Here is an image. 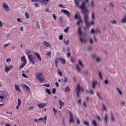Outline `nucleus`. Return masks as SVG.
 Instances as JSON below:
<instances>
[{
  "mask_svg": "<svg viewBox=\"0 0 126 126\" xmlns=\"http://www.w3.org/2000/svg\"><path fill=\"white\" fill-rule=\"evenodd\" d=\"M88 0H85V1H83L82 3V4L80 6V9L84 12V19L85 20V24L86 27H84V29L85 30H86L87 29H89V28H90V26H91V25H94V21H91V24L89 23V21H88V9H87V7H86V4L88 3Z\"/></svg>",
  "mask_w": 126,
  "mask_h": 126,
  "instance_id": "obj_1",
  "label": "nucleus"
},
{
  "mask_svg": "<svg viewBox=\"0 0 126 126\" xmlns=\"http://www.w3.org/2000/svg\"><path fill=\"white\" fill-rule=\"evenodd\" d=\"M36 79L40 81V82H43L44 81V76L43 73L40 72H37L35 74Z\"/></svg>",
  "mask_w": 126,
  "mask_h": 126,
  "instance_id": "obj_2",
  "label": "nucleus"
},
{
  "mask_svg": "<svg viewBox=\"0 0 126 126\" xmlns=\"http://www.w3.org/2000/svg\"><path fill=\"white\" fill-rule=\"evenodd\" d=\"M21 62H23V63L22 64L20 67V69H22L23 68L24 66H25L26 63H27V62L26 61V59L25 58V56L21 57Z\"/></svg>",
  "mask_w": 126,
  "mask_h": 126,
  "instance_id": "obj_3",
  "label": "nucleus"
},
{
  "mask_svg": "<svg viewBox=\"0 0 126 126\" xmlns=\"http://www.w3.org/2000/svg\"><path fill=\"white\" fill-rule=\"evenodd\" d=\"M29 59V60L30 61V63H32V64H35L36 61L34 60L35 58L33 57V56L31 55L29 56V57H28Z\"/></svg>",
  "mask_w": 126,
  "mask_h": 126,
  "instance_id": "obj_4",
  "label": "nucleus"
},
{
  "mask_svg": "<svg viewBox=\"0 0 126 126\" xmlns=\"http://www.w3.org/2000/svg\"><path fill=\"white\" fill-rule=\"evenodd\" d=\"M86 33H83L82 35V37H80V40L83 43H86Z\"/></svg>",
  "mask_w": 126,
  "mask_h": 126,
  "instance_id": "obj_5",
  "label": "nucleus"
},
{
  "mask_svg": "<svg viewBox=\"0 0 126 126\" xmlns=\"http://www.w3.org/2000/svg\"><path fill=\"white\" fill-rule=\"evenodd\" d=\"M61 12H63V13H64V14L67 15V17H70V12H69V11H68L67 10H62Z\"/></svg>",
  "mask_w": 126,
  "mask_h": 126,
  "instance_id": "obj_6",
  "label": "nucleus"
},
{
  "mask_svg": "<svg viewBox=\"0 0 126 126\" xmlns=\"http://www.w3.org/2000/svg\"><path fill=\"white\" fill-rule=\"evenodd\" d=\"M13 68V65H9V66H6L5 67V71L7 73L9 70H11V69H12Z\"/></svg>",
  "mask_w": 126,
  "mask_h": 126,
  "instance_id": "obj_7",
  "label": "nucleus"
},
{
  "mask_svg": "<svg viewBox=\"0 0 126 126\" xmlns=\"http://www.w3.org/2000/svg\"><path fill=\"white\" fill-rule=\"evenodd\" d=\"M70 115L69 123L71 124H73L74 123V120H73V115L71 113V112L69 111Z\"/></svg>",
  "mask_w": 126,
  "mask_h": 126,
  "instance_id": "obj_8",
  "label": "nucleus"
},
{
  "mask_svg": "<svg viewBox=\"0 0 126 126\" xmlns=\"http://www.w3.org/2000/svg\"><path fill=\"white\" fill-rule=\"evenodd\" d=\"M21 86H22V87L24 88L25 89H26V90L27 91V92H30V88H29V87L26 84H22V85H21Z\"/></svg>",
  "mask_w": 126,
  "mask_h": 126,
  "instance_id": "obj_9",
  "label": "nucleus"
},
{
  "mask_svg": "<svg viewBox=\"0 0 126 126\" xmlns=\"http://www.w3.org/2000/svg\"><path fill=\"white\" fill-rule=\"evenodd\" d=\"M47 104L48 103H39L37 106L39 107L40 109H43V108L46 107Z\"/></svg>",
  "mask_w": 126,
  "mask_h": 126,
  "instance_id": "obj_10",
  "label": "nucleus"
},
{
  "mask_svg": "<svg viewBox=\"0 0 126 126\" xmlns=\"http://www.w3.org/2000/svg\"><path fill=\"white\" fill-rule=\"evenodd\" d=\"M3 7L6 11H9V7H8V5L5 2L3 3Z\"/></svg>",
  "mask_w": 126,
  "mask_h": 126,
  "instance_id": "obj_11",
  "label": "nucleus"
},
{
  "mask_svg": "<svg viewBox=\"0 0 126 126\" xmlns=\"http://www.w3.org/2000/svg\"><path fill=\"white\" fill-rule=\"evenodd\" d=\"M39 121H43V123H45V125L47 124V116H45L44 118H40L38 119Z\"/></svg>",
  "mask_w": 126,
  "mask_h": 126,
  "instance_id": "obj_12",
  "label": "nucleus"
},
{
  "mask_svg": "<svg viewBox=\"0 0 126 126\" xmlns=\"http://www.w3.org/2000/svg\"><path fill=\"white\" fill-rule=\"evenodd\" d=\"M91 32H92V33H99L100 34V31L99 30H98V29H96L95 30H94V29H92V30H91Z\"/></svg>",
  "mask_w": 126,
  "mask_h": 126,
  "instance_id": "obj_13",
  "label": "nucleus"
},
{
  "mask_svg": "<svg viewBox=\"0 0 126 126\" xmlns=\"http://www.w3.org/2000/svg\"><path fill=\"white\" fill-rule=\"evenodd\" d=\"M75 91L77 93V96L79 97V84H77V87L76 88Z\"/></svg>",
  "mask_w": 126,
  "mask_h": 126,
  "instance_id": "obj_14",
  "label": "nucleus"
},
{
  "mask_svg": "<svg viewBox=\"0 0 126 126\" xmlns=\"http://www.w3.org/2000/svg\"><path fill=\"white\" fill-rule=\"evenodd\" d=\"M35 54L36 57L37 58V59L39 62H42V58H41V56H40V54L37 52H35Z\"/></svg>",
  "mask_w": 126,
  "mask_h": 126,
  "instance_id": "obj_15",
  "label": "nucleus"
},
{
  "mask_svg": "<svg viewBox=\"0 0 126 126\" xmlns=\"http://www.w3.org/2000/svg\"><path fill=\"white\" fill-rule=\"evenodd\" d=\"M15 89L16 90H17V91H19L20 92H22L21 89H20V87H19V85L15 84Z\"/></svg>",
  "mask_w": 126,
  "mask_h": 126,
  "instance_id": "obj_16",
  "label": "nucleus"
},
{
  "mask_svg": "<svg viewBox=\"0 0 126 126\" xmlns=\"http://www.w3.org/2000/svg\"><path fill=\"white\" fill-rule=\"evenodd\" d=\"M50 0H40V2L43 4H47Z\"/></svg>",
  "mask_w": 126,
  "mask_h": 126,
  "instance_id": "obj_17",
  "label": "nucleus"
},
{
  "mask_svg": "<svg viewBox=\"0 0 126 126\" xmlns=\"http://www.w3.org/2000/svg\"><path fill=\"white\" fill-rule=\"evenodd\" d=\"M43 44L44 46H45V47H51V44L46 42V41H44L43 42Z\"/></svg>",
  "mask_w": 126,
  "mask_h": 126,
  "instance_id": "obj_18",
  "label": "nucleus"
},
{
  "mask_svg": "<svg viewBox=\"0 0 126 126\" xmlns=\"http://www.w3.org/2000/svg\"><path fill=\"white\" fill-rule=\"evenodd\" d=\"M65 92H69L70 91V88L68 86H66L64 89Z\"/></svg>",
  "mask_w": 126,
  "mask_h": 126,
  "instance_id": "obj_19",
  "label": "nucleus"
},
{
  "mask_svg": "<svg viewBox=\"0 0 126 126\" xmlns=\"http://www.w3.org/2000/svg\"><path fill=\"white\" fill-rule=\"evenodd\" d=\"M97 81H94L93 82V84H92V86H93V88L94 89H95V88H96V85L97 84Z\"/></svg>",
  "mask_w": 126,
  "mask_h": 126,
  "instance_id": "obj_20",
  "label": "nucleus"
},
{
  "mask_svg": "<svg viewBox=\"0 0 126 126\" xmlns=\"http://www.w3.org/2000/svg\"><path fill=\"white\" fill-rule=\"evenodd\" d=\"M59 104L61 106V108H62L63 106H64V102L62 101V99L59 100Z\"/></svg>",
  "mask_w": 126,
  "mask_h": 126,
  "instance_id": "obj_21",
  "label": "nucleus"
},
{
  "mask_svg": "<svg viewBox=\"0 0 126 126\" xmlns=\"http://www.w3.org/2000/svg\"><path fill=\"white\" fill-rule=\"evenodd\" d=\"M92 124L94 125V126H98L96 120H93Z\"/></svg>",
  "mask_w": 126,
  "mask_h": 126,
  "instance_id": "obj_22",
  "label": "nucleus"
},
{
  "mask_svg": "<svg viewBox=\"0 0 126 126\" xmlns=\"http://www.w3.org/2000/svg\"><path fill=\"white\" fill-rule=\"evenodd\" d=\"M59 60L63 64L65 63V59L60 58Z\"/></svg>",
  "mask_w": 126,
  "mask_h": 126,
  "instance_id": "obj_23",
  "label": "nucleus"
},
{
  "mask_svg": "<svg viewBox=\"0 0 126 126\" xmlns=\"http://www.w3.org/2000/svg\"><path fill=\"white\" fill-rule=\"evenodd\" d=\"M108 118V116L106 114L105 115V116L103 117L104 121L106 123H107Z\"/></svg>",
  "mask_w": 126,
  "mask_h": 126,
  "instance_id": "obj_24",
  "label": "nucleus"
},
{
  "mask_svg": "<svg viewBox=\"0 0 126 126\" xmlns=\"http://www.w3.org/2000/svg\"><path fill=\"white\" fill-rule=\"evenodd\" d=\"M69 40L68 39H67L66 40V41H65V39H63V43H64V44H65V45H69Z\"/></svg>",
  "mask_w": 126,
  "mask_h": 126,
  "instance_id": "obj_25",
  "label": "nucleus"
},
{
  "mask_svg": "<svg viewBox=\"0 0 126 126\" xmlns=\"http://www.w3.org/2000/svg\"><path fill=\"white\" fill-rule=\"evenodd\" d=\"M25 16L26 19H29L30 15H29V13H28V12L25 13Z\"/></svg>",
  "mask_w": 126,
  "mask_h": 126,
  "instance_id": "obj_26",
  "label": "nucleus"
},
{
  "mask_svg": "<svg viewBox=\"0 0 126 126\" xmlns=\"http://www.w3.org/2000/svg\"><path fill=\"white\" fill-rule=\"evenodd\" d=\"M75 3L78 7H79V0H74Z\"/></svg>",
  "mask_w": 126,
  "mask_h": 126,
  "instance_id": "obj_27",
  "label": "nucleus"
},
{
  "mask_svg": "<svg viewBox=\"0 0 126 126\" xmlns=\"http://www.w3.org/2000/svg\"><path fill=\"white\" fill-rule=\"evenodd\" d=\"M111 116L112 121L114 122L115 121V117L114 116V115L112 113H111Z\"/></svg>",
  "mask_w": 126,
  "mask_h": 126,
  "instance_id": "obj_28",
  "label": "nucleus"
},
{
  "mask_svg": "<svg viewBox=\"0 0 126 126\" xmlns=\"http://www.w3.org/2000/svg\"><path fill=\"white\" fill-rule=\"evenodd\" d=\"M83 124L86 126H90L89 123L88 121H83Z\"/></svg>",
  "mask_w": 126,
  "mask_h": 126,
  "instance_id": "obj_29",
  "label": "nucleus"
},
{
  "mask_svg": "<svg viewBox=\"0 0 126 126\" xmlns=\"http://www.w3.org/2000/svg\"><path fill=\"white\" fill-rule=\"evenodd\" d=\"M45 91L49 95H51V90H50V89H46Z\"/></svg>",
  "mask_w": 126,
  "mask_h": 126,
  "instance_id": "obj_30",
  "label": "nucleus"
},
{
  "mask_svg": "<svg viewBox=\"0 0 126 126\" xmlns=\"http://www.w3.org/2000/svg\"><path fill=\"white\" fill-rule=\"evenodd\" d=\"M121 22L122 23H126V15L125 17H124V18H123L122 19Z\"/></svg>",
  "mask_w": 126,
  "mask_h": 126,
  "instance_id": "obj_31",
  "label": "nucleus"
},
{
  "mask_svg": "<svg viewBox=\"0 0 126 126\" xmlns=\"http://www.w3.org/2000/svg\"><path fill=\"white\" fill-rule=\"evenodd\" d=\"M30 51H27L26 53L27 56H28V58L29 57V56H32V55H30Z\"/></svg>",
  "mask_w": 126,
  "mask_h": 126,
  "instance_id": "obj_32",
  "label": "nucleus"
},
{
  "mask_svg": "<svg viewBox=\"0 0 126 126\" xmlns=\"http://www.w3.org/2000/svg\"><path fill=\"white\" fill-rule=\"evenodd\" d=\"M92 18L93 20H95V12H94L92 13Z\"/></svg>",
  "mask_w": 126,
  "mask_h": 126,
  "instance_id": "obj_33",
  "label": "nucleus"
},
{
  "mask_svg": "<svg viewBox=\"0 0 126 126\" xmlns=\"http://www.w3.org/2000/svg\"><path fill=\"white\" fill-rule=\"evenodd\" d=\"M82 35V31H81V28L80 27L79 28V36L81 37Z\"/></svg>",
  "mask_w": 126,
  "mask_h": 126,
  "instance_id": "obj_34",
  "label": "nucleus"
},
{
  "mask_svg": "<svg viewBox=\"0 0 126 126\" xmlns=\"http://www.w3.org/2000/svg\"><path fill=\"white\" fill-rule=\"evenodd\" d=\"M84 92V89H83V88L81 87H79V92Z\"/></svg>",
  "mask_w": 126,
  "mask_h": 126,
  "instance_id": "obj_35",
  "label": "nucleus"
},
{
  "mask_svg": "<svg viewBox=\"0 0 126 126\" xmlns=\"http://www.w3.org/2000/svg\"><path fill=\"white\" fill-rule=\"evenodd\" d=\"M96 95H97L98 98H100L101 100H102V98L100 96L99 93H96Z\"/></svg>",
  "mask_w": 126,
  "mask_h": 126,
  "instance_id": "obj_36",
  "label": "nucleus"
},
{
  "mask_svg": "<svg viewBox=\"0 0 126 126\" xmlns=\"http://www.w3.org/2000/svg\"><path fill=\"white\" fill-rule=\"evenodd\" d=\"M117 90H118V91L119 94H120L121 95H122L123 93H122L121 90H120L118 88H117Z\"/></svg>",
  "mask_w": 126,
  "mask_h": 126,
  "instance_id": "obj_37",
  "label": "nucleus"
},
{
  "mask_svg": "<svg viewBox=\"0 0 126 126\" xmlns=\"http://www.w3.org/2000/svg\"><path fill=\"white\" fill-rule=\"evenodd\" d=\"M87 92L90 93L91 94H94V92L92 90H90V91H87Z\"/></svg>",
  "mask_w": 126,
  "mask_h": 126,
  "instance_id": "obj_38",
  "label": "nucleus"
},
{
  "mask_svg": "<svg viewBox=\"0 0 126 126\" xmlns=\"http://www.w3.org/2000/svg\"><path fill=\"white\" fill-rule=\"evenodd\" d=\"M69 29V27H67L66 28H65L64 30V32H65V33H67Z\"/></svg>",
  "mask_w": 126,
  "mask_h": 126,
  "instance_id": "obj_39",
  "label": "nucleus"
},
{
  "mask_svg": "<svg viewBox=\"0 0 126 126\" xmlns=\"http://www.w3.org/2000/svg\"><path fill=\"white\" fill-rule=\"evenodd\" d=\"M79 65H81L82 67H84V65H83V63H82V62L81 61H79Z\"/></svg>",
  "mask_w": 126,
  "mask_h": 126,
  "instance_id": "obj_40",
  "label": "nucleus"
},
{
  "mask_svg": "<svg viewBox=\"0 0 126 126\" xmlns=\"http://www.w3.org/2000/svg\"><path fill=\"white\" fill-rule=\"evenodd\" d=\"M18 105H21V100L20 98L18 99Z\"/></svg>",
  "mask_w": 126,
  "mask_h": 126,
  "instance_id": "obj_41",
  "label": "nucleus"
},
{
  "mask_svg": "<svg viewBox=\"0 0 126 126\" xmlns=\"http://www.w3.org/2000/svg\"><path fill=\"white\" fill-rule=\"evenodd\" d=\"M59 39L62 41L63 39V34L60 35L59 36Z\"/></svg>",
  "mask_w": 126,
  "mask_h": 126,
  "instance_id": "obj_42",
  "label": "nucleus"
},
{
  "mask_svg": "<svg viewBox=\"0 0 126 126\" xmlns=\"http://www.w3.org/2000/svg\"><path fill=\"white\" fill-rule=\"evenodd\" d=\"M70 62L71 63H74V59L73 58V57H70Z\"/></svg>",
  "mask_w": 126,
  "mask_h": 126,
  "instance_id": "obj_43",
  "label": "nucleus"
},
{
  "mask_svg": "<svg viewBox=\"0 0 126 126\" xmlns=\"http://www.w3.org/2000/svg\"><path fill=\"white\" fill-rule=\"evenodd\" d=\"M99 76L100 80H102V74H101V71H99Z\"/></svg>",
  "mask_w": 126,
  "mask_h": 126,
  "instance_id": "obj_44",
  "label": "nucleus"
},
{
  "mask_svg": "<svg viewBox=\"0 0 126 126\" xmlns=\"http://www.w3.org/2000/svg\"><path fill=\"white\" fill-rule=\"evenodd\" d=\"M53 112L54 113V116H56V114L58 111L55 108H53Z\"/></svg>",
  "mask_w": 126,
  "mask_h": 126,
  "instance_id": "obj_45",
  "label": "nucleus"
},
{
  "mask_svg": "<svg viewBox=\"0 0 126 126\" xmlns=\"http://www.w3.org/2000/svg\"><path fill=\"white\" fill-rule=\"evenodd\" d=\"M22 75V76H23V77H25V78H28V76H27V75H26L25 73H23Z\"/></svg>",
  "mask_w": 126,
  "mask_h": 126,
  "instance_id": "obj_46",
  "label": "nucleus"
},
{
  "mask_svg": "<svg viewBox=\"0 0 126 126\" xmlns=\"http://www.w3.org/2000/svg\"><path fill=\"white\" fill-rule=\"evenodd\" d=\"M58 74L60 75V76H63V73L60 70H58Z\"/></svg>",
  "mask_w": 126,
  "mask_h": 126,
  "instance_id": "obj_47",
  "label": "nucleus"
},
{
  "mask_svg": "<svg viewBox=\"0 0 126 126\" xmlns=\"http://www.w3.org/2000/svg\"><path fill=\"white\" fill-rule=\"evenodd\" d=\"M53 17L54 20H57V16H56V15H55V14H53Z\"/></svg>",
  "mask_w": 126,
  "mask_h": 126,
  "instance_id": "obj_48",
  "label": "nucleus"
},
{
  "mask_svg": "<svg viewBox=\"0 0 126 126\" xmlns=\"http://www.w3.org/2000/svg\"><path fill=\"white\" fill-rule=\"evenodd\" d=\"M47 56H48V57H51V51H49V52H47Z\"/></svg>",
  "mask_w": 126,
  "mask_h": 126,
  "instance_id": "obj_49",
  "label": "nucleus"
},
{
  "mask_svg": "<svg viewBox=\"0 0 126 126\" xmlns=\"http://www.w3.org/2000/svg\"><path fill=\"white\" fill-rule=\"evenodd\" d=\"M17 22H20L21 23H22V21H21V20L20 19V18H18L17 19Z\"/></svg>",
  "mask_w": 126,
  "mask_h": 126,
  "instance_id": "obj_50",
  "label": "nucleus"
},
{
  "mask_svg": "<svg viewBox=\"0 0 126 126\" xmlns=\"http://www.w3.org/2000/svg\"><path fill=\"white\" fill-rule=\"evenodd\" d=\"M52 93L53 94H56V88H53L52 90Z\"/></svg>",
  "mask_w": 126,
  "mask_h": 126,
  "instance_id": "obj_51",
  "label": "nucleus"
},
{
  "mask_svg": "<svg viewBox=\"0 0 126 126\" xmlns=\"http://www.w3.org/2000/svg\"><path fill=\"white\" fill-rule=\"evenodd\" d=\"M79 23H82V18L81 16H79Z\"/></svg>",
  "mask_w": 126,
  "mask_h": 126,
  "instance_id": "obj_52",
  "label": "nucleus"
},
{
  "mask_svg": "<svg viewBox=\"0 0 126 126\" xmlns=\"http://www.w3.org/2000/svg\"><path fill=\"white\" fill-rule=\"evenodd\" d=\"M64 82H67V78L65 76H64Z\"/></svg>",
  "mask_w": 126,
  "mask_h": 126,
  "instance_id": "obj_53",
  "label": "nucleus"
},
{
  "mask_svg": "<svg viewBox=\"0 0 126 126\" xmlns=\"http://www.w3.org/2000/svg\"><path fill=\"white\" fill-rule=\"evenodd\" d=\"M59 63V59L58 58L55 59V63Z\"/></svg>",
  "mask_w": 126,
  "mask_h": 126,
  "instance_id": "obj_54",
  "label": "nucleus"
},
{
  "mask_svg": "<svg viewBox=\"0 0 126 126\" xmlns=\"http://www.w3.org/2000/svg\"><path fill=\"white\" fill-rule=\"evenodd\" d=\"M104 83L105 85H108V80L106 79L104 81Z\"/></svg>",
  "mask_w": 126,
  "mask_h": 126,
  "instance_id": "obj_55",
  "label": "nucleus"
},
{
  "mask_svg": "<svg viewBox=\"0 0 126 126\" xmlns=\"http://www.w3.org/2000/svg\"><path fill=\"white\" fill-rule=\"evenodd\" d=\"M111 23H112L113 24H116L117 22L115 20H113L111 21Z\"/></svg>",
  "mask_w": 126,
  "mask_h": 126,
  "instance_id": "obj_56",
  "label": "nucleus"
},
{
  "mask_svg": "<svg viewBox=\"0 0 126 126\" xmlns=\"http://www.w3.org/2000/svg\"><path fill=\"white\" fill-rule=\"evenodd\" d=\"M33 109H34V106H30L29 108V110H33Z\"/></svg>",
  "mask_w": 126,
  "mask_h": 126,
  "instance_id": "obj_57",
  "label": "nucleus"
},
{
  "mask_svg": "<svg viewBox=\"0 0 126 126\" xmlns=\"http://www.w3.org/2000/svg\"><path fill=\"white\" fill-rule=\"evenodd\" d=\"M103 109L105 110V111H106L107 109H106V108L105 106V104L104 103H103Z\"/></svg>",
  "mask_w": 126,
  "mask_h": 126,
  "instance_id": "obj_58",
  "label": "nucleus"
},
{
  "mask_svg": "<svg viewBox=\"0 0 126 126\" xmlns=\"http://www.w3.org/2000/svg\"><path fill=\"white\" fill-rule=\"evenodd\" d=\"M96 119H98V120L101 121V118H100L99 116H96Z\"/></svg>",
  "mask_w": 126,
  "mask_h": 126,
  "instance_id": "obj_59",
  "label": "nucleus"
},
{
  "mask_svg": "<svg viewBox=\"0 0 126 126\" xmlns=\"http://www.w3.org/2000/svg\"><path fill=\"white\" fill-rule=\"evenodd\" d=\"M7 63H9V62H11V59L8 58L6 60Z\"/></svg>",
  "mask_w": 126,
  "mask_h": 126,
  "instance_id": "obj_60",
  "label": "nucleus"
},
{
  "mask_svg": "<svg viewBox=\"0 0 126 126\" xmlns=\"http://www.w3.org/2000/svg\"><path fill=\"white\" fill-rule=\"evenodd\" d=\"M75 19H78V14H76L75 15Z\"/></svg>",
  "mask_w": 126,
  "mask_h": 126,
  "instance_id": "obj_61",
  "label": "nucleus"
},
{
  "mask_svg": "<svg viewBox=\"0 0 126 126\" xmlns=\"http://www.w3.org/2000/svg\"><path fill=\"white\" fill-rule=\"evenodd\" d=\"M59 20L61 22H63V17H59Z\"/></svg>",
  "mask_w": 126,
  "mask_h": 126,
  "instance_id": "obj_62",
  "label": "nucleus"
},
{
  "mask_svg": "<svg viewBox=\"0 0 126 126\" xmlns=\"http://www.w3.org/2000/svg\"><path fill=\"white\" fill-rule=\"evenodd\" d=\"M91 6H92V7H93L94 6V1H92Z\"/></svg>",
  "mask_w": 126,
  "mask_h": 126,
  "instance_id": "obj_63",
  "label": "nucleus"
},
{
  "mask_svg": "<svg viewBox=\"0 0 126 126\" xmlns=\"http://www.w3.org/2000/svg\"><path fill=\"white\" fill-rule=\"evenodd\" d=\"M67 58H70V53L68 52L67 54Z\"/></svg>",
  "mask_w": 126,
  "mask_h": 126,
  "instance_id": "obj_64",
  "label": "nucleus"
}]
</instances>
